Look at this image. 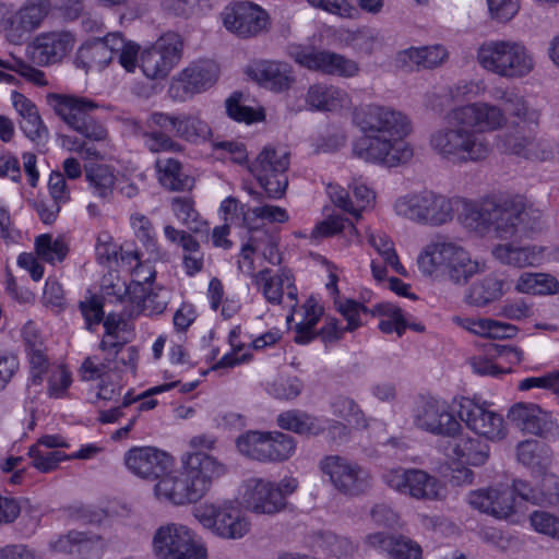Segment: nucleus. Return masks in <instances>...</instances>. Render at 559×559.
Segmentation results:
<instances>
[{
	"label": "nucleus",
	"mask_w": 559,
	"mask_h": 559,
	"mask_svg": "<svg viewBox=\"0 0 559 559\" xmlns=\"http://www.w3.org/2000/svg\"><path fill=\"white\" fill-rule=\"evenodd\" d=\"M289 152L284 148L264 147L249 167L260 186L271 199H280L288 186Z\"/></svg>",
	"instance_id": "obj_11"
},
{
	"label": "nucleus",
	"mask_w": 559,
	"mask_h": 559,
	"mask_svg": "<svg viewBox=\"0 0 559 559\" xmlns=\"http://www.w3.org/2000/svg\"><path fill=\"white\" fill-rule=\"evenodd\" d=\"M460 217L471 230L508 240L538 229L542 212L521 203L485 200L481 203H464V212H461Z\"/></svg>",
	"instance_id": "obj_3"
},
{
	"label": "nucleus",
	"mask_w": 559,
	"mask_h": 559,
	"mask_svg": "<svg viewBox=\"0 0 559 559\" xmlns=\"http://www.w3.org/2000/svg\"><path fill=\"white\" fill-rule=\"evenodd\" d=\"M212 128L198 114L178 115L175 135L192 144H200L212 138Z\"/></svg>",
	"instance_id": "obj_36"
},
{
	"label": "nucleus",
	"mask_w": 559,
	"mask_h": 559,
	"mask_svg": "<svg viewBox=\"0 0 559 559\" xmlns=\"http://www.w3.org/2000/svg\"><path fill=\"white\" fill-rule=\"evenodd\" d=\"M242 501L255 514L274 515L283 511L287 501L277 492L275 483L262 478H251L245 484Z\"/></svg>",
	"instance_id": "obj_21"
},
{
	"label": "nucleus",
	"mask_w": 559,
	"mask_h": 559,
	"mask_svg": "<svg viewBox=\"0 0 559 559\" xmlns=\"http://www.w3.org/2000/svg\"><path fill=\"white\" fill-rule=\"evenodd\" d=\"M449 438L445 447L448 457L472 466H481L488 461L489 444L479 437L464 435L461 431Z\"/></svg>",
	"instance_id": "obj_25"
},
{
	"label": "nucleus",
	"mask_w": 559,
	"mask_h": 559,
	"mask_svg": "<svg viewBox=\"0 0 559 559\" xmlns=\"http://www.w3.org/2000/svg\"><path fill=\"white\" fill-rule=\"evenodd\" d=\"M503 110L527 123H537L539 119V112L531 108L519 93L513 96L510 104Z\"/></svg>",
	"instance_id": "obj_63"
},
{
	"label": "nucleus",
	"mask_w": 559,
	"mask_h": 559,
	"mask_svg": "<svg viewBox=\"0 0 559 559\" xmlns=\"http://www.w3.org/2000/svg\"><path fill=\"white\" fill-rule=\"evenodd\" d=\"M456 243L447 240H436L428 243L417 259L419 270L425 275H444Z\"/></svg>",
	"instance_id": "obj_30"
},
{
	"label": "nucleus",
	"mask_w": 559,
	"mask_h": 559,
	"mask_svg": "<svg viewBox=\"0 0 559 559\" xmlns=\"http://www.w3.org/2000/svg\"><path fill=\"white\" fill-rule=\"evenodd\" d=\"M36 253L46 262L62 261L68 253V246L62 238L52 239L48 234H43L35 241Z\"/></svg>",
	"instance_id": "obj_48"
},
{
	"label": "nucleus",
	"mask_w": 559,
	"mask_h": 559,
	"mask_svg": "<svg viewBox=\"0 0 559 559\" xmlns=\"http://www.w3.org/2000/svg\"><path fill=\"white\" fill-rule=\"evenodd\" d=\"M153 549L160 559H206V548L186 525L169 523L160 526L153 537Z\"/></svg>",
	"instance_id": "obj_10"
},
{
	"label": "nucleus",
	"mask_w": 559,
	"mask_h": 559,
	"mask_svg": "<svg viewBox=\"0 0 559 559\" xmlns=\"http://www.w3.org/2000/svg\"><path fill=\"white\" fill-rule=\"evenodd\" d=\"M508 418L518 428L536 436L545 435L554 426L550 414L536 404L518 403L510 408Z\"/></svg>",
	"instance_id": "obj_26"
},
{
	"label": "nucleus",
	"mask_w": 559,
	"mask_h": 559,
	"mask_svg": "<svg viewBox=\"0 0 559 559\" xmlns=\"http://www.w3.org/2000/svg\"><path fill=\"white\" fill-rule=\"evenodd\" d=\"M468 503L472 508L500 520L515 513L514 490L507 486L472 491Z\"/></svg>",
	"instance_id": "obj_22"
},
{
	"label": "nucleus",
	"mask_w": 559,
	"mask_h": 559,
	"mask_svg": "<svg viewBox=\"0 0 559 559\" xmlns=\"http://www.w3.org/2000/svg\"><path fill=\"white\" fill-rule=\"evenodd\" d=\"M252 78L262 86L283 92L294 82L290 66L277 61H260L251 70Z\"/></svg>",
	"instance_id": "obj_29"
},
{
	"label": "nucleus",
	"mask_w": 559,
	"mask_h": 559,
	"mask_svg": "<svg viewBox=\"0 0 559 559\" xmlns=\"http://www.w3.org/2000/svg\"><path fill=\"white\" fill-rule=\"evenodd\" d=\"M85 178L93 193L103 200L109 199L115 185L114 174L104 165L85 170Z\"/></svg>",
	"instance_id": "obj_45"
},
{
	"label": "nucleus",
	"mask_w": 559,
	"mask_h": 559,
	"mask_svg": "<svg viewBox=\"0 0 559 559\" xmlns=\"http://www.w3.org/2000/svg\"><path fill=\"white\" fill-rule=\"evenodd\" d=\"M156 167L160 174V183L173 191L189 189L192 179L181 170V164L174 158L158 159Z\"/></svg>",
	"instance_id": "obj_39"
},
{
	"label": "nucleus",
	"mask_w": 559,
	"mask_h": 559,
	"mask_svg": "<svg viewBox=\"0 0 559 559\" xmlns=\"http://www.w3.org/2000/svg\"><path fill=\"white\" fill-rule=\"evenodd\" d=\"M109 39L112 43L111 50H114L115 57L118 58L119 63L128 72H133L138 64L139 45L126 40L119 32L110 33Z\"/></svg>",
	"instance_id": "obj_46"
},
{
	"label": "nucleus",
	"mask_w": 559,
	"mask_h": 559,
	"mask_svg": "<svg viewBox=\"0 0 559 559\" xmlns=\"http://www.w3.org/2000/svg\"><path fill=\"white\" fill-rule=\"evenodd\" d=\"M296 451L294 437L280 432H265L264 463L284 462Z\"/></svg>",
	"instance_id": "obj_38"
},
{
	"label": "nucleus",
	"mask_w": 559,
	"mask_h": 559,
	"mask_svg": "<svg viewBox=\"0 0 559 559\" xmlns=\"http://www.w3.org/2000/svg\"><path fill=\"white\" fill-rule=\"evenodd\" d=\"M366 540L371 547L384 551L391 559H423L420 545L403 535L374 533L368 535Z\"/></svg>",
	"instance_id": "obj_27"
},
{
	"label": "nucleus",
	"mask_w": 559,
	"mask_h": 559,
	"mask_svg": "<svg viewBox=\"0 0 559 559\" xmlns=\"http://www.w3.org/2000/svg\"><path fill=\"white\" fill-rule=\"evenodd\" d=\"M530 522L536 532L559 540V516L547 511H534Z\"/></svg>",
	"instance_id": "obj_58"
},
{
	"label": "nucleus",
	"mask_w": 559,
	"mask_h": 559,
	"mask_svg": "<svg viewBox=\"0 0 559 559\" xmlns=\"http://www.w3.org/2000/svg\"><path fill=\"white\" fill-rule=\"evenodd\" d=\"M333 412L348 423L360 424L362 412L354 400L347 396H336L332 403Z\"/></svg>",
	"instance_id": "obj_61"
},
{
	"label": "nucleus",
	"mask_w": 559,
	"mask_h": 559,
	"mask_svg": "<svg viewBox=\"0 0 559 559\" xmlns=\"http://www.w3.org/2000/svg\"><path fill=\"white\" fill-rule=\"evenodd\" d=\"M485 270V264L472 259L471 254L456 245L444 276L453 284L464 286L475 275Z\"/></svg>",
	"instance_id": "obj_33"
},
{
	"label": "nucleus",
	"mask_w": 559,
	"mask_h": 559,
	"mask_svg": "<svg viewBox=\"0 0 559 559\" xmlns=\"http://www.w3.org/2000/svg\"><path fill=\"white\" fill-rule=\"evenodd\" d=\"M48 103L64 123L86 139L104 141L107 138V130L92 115L98 108L93 100L73 95L50 94Z\"/></svg>",
	"instance_id": "obj_7"
},
{
	"label": "nucleus",
	"mask_w": 559,
	"mask_h": 559,
	"mask_svg": "<svg viewBox=\"0 0 559 559\" xmlns=\"http://www.w3.org/2000/svg\"><path fill=\"white\" fill-rule=\"evenodd\" d=\"M302 390V382L297 377H278L271 385L270 393L280 400L297 397Z\"/></svg>",
	"instance_id": "obj_57"
},
{
	"label": "nucleus",
	"mask_w": 559,
	"mask_h": 559,
	"mask_svg": "<svg viewBox=\"0 0 559 559\" xmlns=\"http://www.w3.org/2000/svg\"><path fill=\"white\" fill-rule=\"evenodd\" d=\"M318 467L329 478L333 488L345 496L356 497L371 487L369 472L345 456L325 455L319 461Z\"/></svg>",
	"instance_id": "obj_9"
},
{
	"label": "nucleus",
	"mask_w": 559,
	"mask_h": 559,
	"mask_svg": "<svg viewBox=\"0 0 559 559\" xmlns=\"http://www.w3.org/2000/svg\"><path fill=\"white\" fill-rule=\"evenodd\" d=\"M492 257L503 265L526 267L538 264L543 250L536 246H518L513 242L498 243L491 249Z\"/></svg>",
	"instance_id": "obj_28"
},
{
	"label": "nucleus",
	"mask_w": 559,
	"mask_h": 559,
	"mask_svg": "<svg viewBox=\"0 0 559 559\" xmlns=\"http://www.w3.org/2000/svg\"><path fill=\"white\" fill-rule=\"evenodd\" d=\"M131 302L148 314L162 313L167 306V301L160 298L159 293L153 287L147 288L146 292L132 295Z\"/></svg>",
	"instance_id": "obj_56"
},
{
	"label": "nucleus",
	"mask_w": 559,
	"mask_h": 559,
	"mask_svg": "<svg viewBox=\"0 0 559 559\" xmlns=\"http://www.w3.org/2000/svg\"><path fill=\"white\" fill-rule=\"evenodd\" d=\"M414 425L430 435L454 437L462 430L450 405L441 399L421 397L413 409Z\"/></svg>",
	"instance_id": "obj_12"
},
{
	"label": "nucleus",
	"mask_w": 559,
	"mask_h": 559,
	"mask_svg": "<svg viewBox=\"0 0 559 559\" xmlns=\"http://www.w3.org/2000/svg\"><path fill=\"white\" fill-rule=\"evenodd\" d=\"M218 75L219 67L215 61L209 59L195 61L181 71L173 83L170 92H175L174 97L185 99L213 86Z\"/></svg>",
	"instance_id": "obj_18"
},
{
	"label": "nucleus",
	"mask_w": 559,
	"mask_h": 559,
	"mask_svg": "<svg viewBox=\"0 0 559 559\" xmlns=\"http://www.w3.org/2000/svg\"><path fill=\"white\" fill-rule=\"evenodd\" d=\"M254 286L262 293L269 304L281 305L283 302L284 293L286 292L288 305L294 309L297 305V287L295 278L289 270L282 269L277 273H273L270 269H263L252 274Z\"/></svg>",
	"instance_id": "obj_20"
},
{
	"label": "nucleus",
	"mask_w": 559,
	"mask_h": 559,
	"mask_svg": "<svg viewBox=\"0 0 559 559\" xmlns=\"http://www.w3.org/2000/svg\"><path fill=\"white\" fill-rule=\"evenodd\" d=\"M306 103L317 110H336L348 104L346 92L335 86L314 84L309 87Z\"/></svg>",
	"instance_id": "obj_35"
},
{
	"label": "nucleus",
	"mask_w": 559,
	"mask_h": 559,
	"mask_svg": "<svg viewBox=\"0 0 559 559\" xmlns=\"http://www.w3.org/2000/svg\"><path fill=\"white\" fill-rule=\"evenodd\" d=\"M289 55L301 67L328 75L353 78L359 72L356 61L333 51L293 46L289 48Z\"/></svg>",
	"instance_id": "obj_14"
},
{
	"label": "nucleus",
	"mask_w": 559,
	"mask_h": 559,
	"mask_svg": "<svg viewBox=\"0 0 559 559\" xmlns=\"http://www.w3.org/2000/svg\"><path fill=\"white\" fill-rule=\"evenodd\" d=\"M193 515L205 528L222 538L239 539L250 530V522L241 508L231 500L203 503L194 509Z\"/></svg>",
	"instance_id": "obj_8"
},
{
	"label": "nucleus",
	"mask_w": 559,
	"mask_h": 559,
	"mask_svg": "<svg viewBox=\"0 0 559 559\" xmlns=\"http://www.w3.org/2000/svg\"><path fill=\"white\" fill-rule=\"evenodd\" d=\"M277 425L282 429L308 437L319 436L325 430V421L322 418L298 411H287L280 414Z\"/></svg>",
	"instance_id": "obj_34"
},
{
	"label": "nucleus",
	"mask_w": 559,
	"mask_h": 559,
	"mask_svg": "<svg viewBox=\"0 0 559 559\" xmlns=\"http://www.w3.org/2000/svg\"><path fill=\"white\" fill-rule=\"evenodd\" d=\"M336 308L338 312L347 321V325L344 328V330L348 332H353L361 325V322L359 320L360 312L370 313L371 310L368 309L366 306L352 299H346L344 301L337 302Z\"/></svg>",
	"instance_id": "obj_60"
},
{
	"label": "nucleus",
	"mask_w": 559,
	"mask_h": 559,
	"mask_svg": "<svg viewBox=\"0 0 559 559\" xmlns=\"http://www.w3.org/2000/svg\"><path fill=\"white\" fill-rule=\"evenodd\" d=\"M242 95L234 93L226 99V112L229 118L238 122L251 123L259 121L262 116L253 108L241 104Z\"/></svg>",
	"instance_id": "obj_52"
},
{
	"label": "nucleus",
	"mask_w": 559,
	"mask_h": 559,
	"mask_svg": "<svg viewBox=\"0 0 559 559\" xmlns=\"http://www.w3.org/2000/svg\"><path fill=\"white\" fill-rule=\"evenodd\" d=\"M122 259H127L129 262L132 260L136 262L131 273V296L141 292H146L147 288L152 287L155 281L156 271L150 263L140 261V254L138 251L126 252V255Z\"/></svg>",
	"instance_id": "obj_44"
},
{
	"label": "nucleus",
	"mask_w": 559,
	"mask_h": 559,
	"mask_svg": "<svg viewBox=\"0 0 559 559\" xmlns=\"http://www.w3.org/2000/svg\"><path fill=\"white\" fill-rule=\"evenodd\" d=\"M144 144L152 153L181 152L183 146L163 131H146L143 133Z\"/></svg>",
	"instance_id": "obj_53"
},
{
	"label": "nucleus",
	"mask_w": 559,
	"mask_h": 559,
	"mask_svg": "<svg viewBox=\"0 0 559 559\" xmlns=\"http://www.w3.org/2000/svg\"><path fill=\"white\" fill-rule=\"evenodd\" d=\"M171 210L176 217L185 225L188 229L193 233L202 230L203 223L199 221V213L194 209V203L189 198L177 197L171 201Z\"/></svg>",
	"instance_id": "obj_51"
},
{
	"label": "nucleus",
	"mask_w": 559,
	"mask_h": 559,
	"mask_svg": "<svg viewBox=\"0 0 559 559\" xmlns=\"http://www.w3.org/2000/svg\"><path fill=\"white\" fill-rule=\"evenodd\" d=\"M515 289L522 294H555L559 290V282L544 273H523L515 284Z\"/></svg>",
	"instance_id": "obj_40"
},
{
	"label": "nucleus",
	"mask_w": 559,
	"mask_h": 559,
	"mask_svg": "<svg viewBox=\"0 0 559 559\" xmlns=\"http://www.w3.org/2000/svg\"><path fill=\"white\" fill-rule=\"evenodd\" d=\"M362 135L353 142V155L366 163L397 167L414 156L413 146L405 141L412 132V121L392 107L368 105L358 116Z\"/></svg>",
	"instance_id": "obj_1"
},
{
	"label": "nucleus",
	"mask_w": 559,
	"mask_h": 559,
	"mask_svg": "<svg viewBox=\"0 0 559 559\" xmlns=\"http://www.w3.org/2000/svg\"><path fill=\"white\" fill-rule=\"evenodd\" d=\"M131 286L118 272H109L103 276L102 293L109 301H131Z\"/></svg>",
	"instance_id": "obj_49"
},
{
	"label": "nucleus",
	"mask_w": 559,
	"mask_h": 559,
	"mask_svg": "<svg viewBox=\"0 0 559 559\" xmlns=\"http://www.w3.org/2000/svg\"><path fill=\"white\" fill-rule=\"evenodd\" d=\"M222 20L229 32L242 38L254 37L270 26L267 12L248 0L228 4L222 13Z\"/></svg>",
	"instance_id": "obj_15"
},
{
	"label": "nucleus",
	"mask_w": 559,
	"mask_h": 559,
	"mask_svg": "<svg viewBox=\"0 0 559 559\" xmlns=\"http://www.w3.org/2000/svg\"><path fill=\"white\" fill-rule=\"evenodd\" d=\"M448 58V52L441 45L427 47H411L397 53L396 62L402 68L412 69L423 67L432 69L442 64Z\"/></svg>",
	"instance_id": "obj_32"
},
{
	"label": "nucleus",
	"mask_w": 559,
	"mask_h": 559,
	"mask_svg": "<svg viewBox=\"0 0 559 559\" xmlns=\"http://www.w3.org/2000/svg\"><path fill=\"white\" fill-rule=\"evenodd\" d=\"M527 148V160L549 162L558 154V145L546 139H532Z\"/></svg>",
	"instance_id": "obj_62"
},
{
	"label": "nucleus",
	"mask_w": 559,
	"mask_h": 559,
	"mask_svg": "<svg viewBox=\"0 0 559 559\" xmlns=\"http://www.w3.org/2000/svg\"><path fill=\"white\" fill-rule=\"evenodd\" d=\"M445 121L429 135V147L441 160L463 166L489 156L491 146L487 136L471 128L454 108L445 115Z\"/></svg>",
	"instance_id": "obj_4"
},
{
	"label": "nucleus",
	"mask_w": 559,
	"mask_h": 559,
	"mask_svg": "<svg viewBox=\"0 0 559 559\" xmlns=\"http://www.w3.org/2000/svg\"><path fill=\"white\" fill-rule=\"evenodd\" d=\"M464 203L469 201L424 190L400 197L394 202L393 209L396 215L414 223L438 227L450 223L454 212L460 207L464 212Z\"/></svg>",
	"instance_id": "obj_5"
},
{
	"label": "nucleus",
	"mask_w": 559,
	"mask_h": 559,
	"mask_svg": "<svg viewBox=\"0 0 559 559\" xmlns=\"http://www.w3.org/2000/svg\"><path fill=\"white\" fill-rule=\"evenodd\" d=\"M503 282L496 276L488 275L474 283L466 294V301L476 307H484L499 299L503 295Z\"/></svg>",
	"instance_id": "obj_37"
},
{
	"label": "nucleus",
	"mask_w": 559,
	"mask_h": 559,
	"mask_svg": "<svg viewBox=\"0 0 559 559\" xmlns=\"http://www.w3.org/2000/svg\"><path fill=\"white\" fill-rule=\"evenodd\" d=\"M180 463L178 471H167L154 486L159 500L175 506L200 501L210 491L213 481L226 473L223 463L203 452H187L181 455Z\"/></svg>",
	"instance_id": "obj_2"
},
{
	"label": "nucleus",
	"mask_w": 559,
	"mask_h": 559,
	"mask_svg": "<svg viewBox=\"0 0 559 559\" xmlns=\"http://www.w3.org/2000/svg\"><path fill=\"white\" fill-rule=\"evenodd\" d=\"M383 480L390 488L415 499L432 500L439 496L438 480L423 469H391L383 474Z\"/></svg>",
	"instance_id": "obj_17"
},
{
	"label": "nucleus",
	"mask_w": 559,
	"mask_h": 559,
	"mask_svg": "<svg viewBox=\"0 0 559 559\" xmlns=\"http://www.w3.org/2000/svg\"><path fill=\"white\" fill-rule=\"evenodd\" d=\"M128 469L145 479H160L173 466V457L153 447L133 448L126 453Z\"/></svg>",
	"instance_id": "obj_19"
},
{
	"label": "nucleus",
	"mask_w": 559,
	"mask_h": 559,
	"mask_svg": "<svg viewBox=\"0 0 559 559\" xmlns=\"http://www.w3.org/2000/svg\"><path fill=\"white\" fill-rule=\"evenodd\" d=\"M238 451L248 459L263 462L265 455V432L250 430L237 438Z\"/></svg>",
	"instance_id": "obj_47"
},
{
	"label": "nucleus",
	"mask_w": 559,
	"mask_h": 559,
	"mask_svg": "<svg viewBox=\"0 0 559 559\" xmlns=\"http://www.w3.org/2000/svg\"><path fill=\"white\" fill-rule=\"evenodd\" d=\"M454 109L471 128L479 130L481 134L499 130L507 123L504 110L490 103L476 102Z\"/></svg>",
	"instance_id": "obj_23"
},
{
	"label": "nucleus",
	"mask_w": 559,
	"mask_h": 559,
	"mask_svg": "<svg viewBox=\"0 0 559 559\" xmlns=\"http://www.w3.org/2000/svg\"><path fill=\"white\" fill-rule=\"evenodd\" d=\"M51 9L49 0H28L17 12V20L25 32L39 27Z\"/></svg>",
	"instance_id": "obj_43"
},
{
	"label": "nucleus",
	"mask_w": 559,
	"mask_h": 559,
	"mask_svg": "<svg viewBox=\"0 0 559 559\" xmlns=\"http://www.w3.org/2000/svg\"><path fill=\"white\" fill-rule=\"evenodd\" d=\"M28 454L33 460L34 467L44 473L55 469L61 461L67 459L61 451H41L38 445L31 447Z\"/></svg>",
	"instance_id": "obj_55"
},
{
	"label": "nucleus",
	"mask_w": 559,
	"mask_h": 559,
	"mask_svg": "<svg viewBox=\"0 0 559 559\" xmlns=\"http://www.w3.org/2000/svg\"><path fill=\"white\" fill-rule=\"evenodd\" d=\"M481 68L506 79H521L530 74L534 58L528 49L515 40H487L477 50Z\"/></svg>",
	"instance_id": "obj_6"
},
{
	"label": "nucleus",
	"mask_w": 559,
	"mask_h": 559,
	"mask_svg": "<svg viewBox=\"0 0 559 559\" xmlns=\"http://www.w3.org/2000/svg\"><path fill=\"white\" fill-rule=\"evenodd\" d=\"M183 40L174 32L162 35L153 46L141 53L140 67L152 80L165 79L181 59Z\"/></svg>",
	"instance_id": "obj_13"
},
{
	"label": "nucleus",
	"mask_w": 559,
	"mask_h": 559,
	"mask_svg": "<svg viewBox=\"0 0 559 559\" xmlns=\"http://www.w3.org/2000/svg\"><path fill=\"white\" fill-rule=\"evenodd\" d=\"M457 416L460 423L489 440H500L506 436L502 416L487 408L486 404L475 403L473 400L462 397L459 402Z\"/></svg>",
	"instance_id": "obj_16"
},
{
	"label": "nucleus",
	"mask_w": 559,
	"mask_h": 559,
	"mask_svg": "<svg viewBox=\"0 0 559 559\" xmlns=\"http://www.w3.org/2000/svg\"><path fill=\"white\" fill-rule=\"evenodd\" d=\"M74 37L70 32H50L40 34L34 40L32 58L40 66L56 63L73 48Z\"/></svg>",
	"instance_id": "obj_24"
},
{
	"label": "nucleus",
	"mask_w": 559,
	"mask_h": 559,
	"mask_svg": "<svg viewBox=\"0 0 559 559\" xmlns=\"http://www.w3.org/2000/svg\"><path fill=\"white\" fill-rule=\"evenodd\" d=\"M372 316H385L388 319L379 322V329L381 332L390 334L395 332L399 336H402L407 329V321L404 318L401 308L390 304L381 302L377 304L371 310Z\"/></svg>",
	"instance_id": "obj_42"
},
{
	"label": "nucleus",
	"mask_w": 559,
	"mask_h": 559,
	"mask_svg": "<svg viewBox=\"0 0 559 559\" xmlns=\"http://www.w3.org/2000/svg\"><path fill=\"white\" fill-rule=\"evenodd\" d=\"M532 139L520 134L504 133L499 138V144L504 153L527 159V148Z\"/></svg>",
	"instance_id": "obj_59"
},
{
	"label": "nucleus",
	"mask_w": 559,
	"mask_h": 559,
	"mask_svg": "<svg viewBox=\"0 0 559 559\" xmlns=\"http://www.w3.org/2000/svg\"><path fill=\"white\" fill-rule=\"evenodd\" d=\"M369 243L383 258L384 262L390 265L397 274L406 275L405 267L401 264L392 240L383 233L370 234Z\"/></svg>",
	"instance_id": "obj_50"
},
{
	"label": "nucleus",
	"mask_w": 559,
	"mask_h": 559,
	"mask_svg": "<svg viewBox=\"0 0 559 559\" xmlns=\"http://www.w3.org/2000/svg\"><path fill=\"white\" fill-rule=\"evenodd\" d=\"M13 106L22 117L20 122L24 134L32 141L41 143L48 135L47 128L43 124L36 106L23 94H12Z\"/></svg>",
	"instance_id": "obj_31"
},
{
	"label": "nucleus",
	"mask_w": 559,
	"mask_h": 559,
	"mask_svg": "<svg viewBox=\"0 0 559 559\" xmlns=\"http://www.w3.org/2000/svg\"><path fill=\"white\" fill-rule=\"evenodd\" d=\"M306 319L304 322L296 324L295 332L296 335L294 341L297 344H308L311 342L317 334L312 332L313 328L317 325L319 318L322 313V309L316 305L309 306L306 309Z\"/></svg>",
	"instance_id": "obj_54"
},
{
	"label": "nucleus",
	"mask_w": 559,
	"mask_h": 559,
	"mask_svg": "<svg viewBox=\"0 0 559 559\" xmlns=\"http://www.w3.org/2000/svg\"><path fill=\"white\" fill-rule=\"evenodd\" d=\"M112 43L109 39V34L103 38H95L86 43L80 50L82 59L88 62L90 67L102 69L106 67L115 57L111 50Z\"/></svg>",
	"instance_id": "obj_41"
},
{
	"label": "nucleus",
	"mask_w": 559,
	"mask_h": 559,
	"mask_svg": "<svg viewBox=\"0 0 559 559\" xmlns=\"http://www.w3.org/2000/svg\"><path fill=\"white\" fill-rule=\"evenodd\" d=\"M131 224L135 230L138 239L152 251L156 248L154 227L151 221L143 214H133Z\"/></svg>",
	"instance_id": "obj_64"
}]
</instances>
